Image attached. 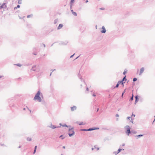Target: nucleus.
<instances>
[{
	"label": "nucleus",
	"instance_id": "27",
	"mask_svg": "<svg viewBox=\"0 0 155 155\" xmlns=\"http://www.w3.org/2000/svg\"><path fill=\"white\" fill-rule=\"evenodd\" d=\"M20 7V5H18L17 6V7H15V8H19Z\"/></svg>",
	"mask_w": 155,
	"mask_h": 155
},
{
	"label": "nucleus",
	"instance_id": "25",
	"mask_svg": "<svg viewBox=\"0 0 155 155\" xmlns=\"http://www.w3.org/2000/svg\"><path fill=\"white\" fill-rule=\"evenodd\" d=\"M21 0H18V3L19 4H21Z\"/></svg>",
	"mask_w": 155,
	"mask_h": 155
},
{
	"label": "nucleus",
	"instance_id": "16",
	"mask_svg": "<svg viewBox=\"0 0 155 155\" xmlns=\"http://www.w3.org/2000/svg\"><path fill=\"white\" fill-rule=\"evenodd\" d=\"M73 14L75 16H77V13L75 12H73Z\"/></svg>",
	"mask_w": 155,
	"mask_h": 155
},
{
	"label": "nucleus",
	"instance_id": "10",
	"mask_svg": "<svg viewBox=\"0 0 155 155\" xmlns=\"http://www.w3.org/2000/svg\"><path fill=\"white\" fill-rule=\"evenodd\" d=\"M63 25L62 24H60L59 25L58 27V29H60L62 28Z\"/></svg>",
	"mask_w": 155,
	"mask_h": 155
},
{
	"label": "nucleus",
	"instance_id": "7",
	"mask_svg": "<svg viewBox=\"0 0 155 155\" xmlns=\"http://www.w3.org/2000/svg\"><path fill=\"white\" fill-rule=\"evenodd\" d=\"M102 28L103 30L101 31V32L102 33H105L106 31L104 27V26H102Z\"/></svg>",
	"mask_w": 155,
	"mask_h": 155
},
{
	"label": "nucleus",
	"instance_id": "22",
	"mask_svg": "<svg viewBox=\"0 0 155 155\" xmlns=\"http://www.w3.org/2000/svg\"><path fill=\"white\" fill-rule=\"evenodd\" d=\"M32 17V15H28L27 16V18H29L30 17Z\"/></svg>",
	"mask_w": 155,
	"mask_h": 155
},
{
	"label": "nucleus",
	"instance_id": "6",
	"mask_svg": "<svg viewBox=\"0 0 155 155\" xmlns=\"http://www.w3.org/2000/svg\"><path fill=\"white\" fill-rule=\"evenodd\" d=\"M98 129V128H90V129H87V130H86V129H82V130H82V131H91V130H96V129Z\"/></svg>",
	"mask_w": 155,
	"mask_h": 155
},
{
	"label": "nucleus",
	"instance_id": "24",
	"mask_svg": "<svg viewBox=\"0 0 155 155\" xmlns=\"http://www.w3.org/2000/svg\"><path fill=\"white\" fill-rule=\"evenodd\" d=\"M137 80V79L136 78H134L133 79V81H136Z\"/></svg>",
	"mask_w": 155,
	"mask_h": 155
},
{
	"label": "nucleus",
	"instance_id": "14",
	"mask_svg": "<svg viewBox=\"0 0 155 155\" xmlns=\"http://www.w3.org/2000/svg\"><path fill=\"white\" fill-rule=\"evenodd\" d=\"M135 98H136L135 102H136L138 101V97L137 96H136L135 97Z\"/></svg>",
	"mask_w": 155,
	"mask_h": 155
},
{
	"label": "nucleus",
	"instance_id": "43",
	"mask_svg": "<svg viewBox=\"0 0 155 155\" xmlns=\"http://www.w3.org/2000/svg\"><path fill=\"white\" fill-rule=\"evenodd\" d=\"M154 117H155V119H154V121H153V122L155 120V116H154Z\"/></svg>",
	"mask_w": 155,
	"mask_h": 155
},
{
	"label": "nucleus",
	"instance_id": "29",
	"mask_svg": "<svg viewBox=\"0 0 155 155\" xmlns=\"http://www.w3.org/2000/svg\"><path fill=\"white\" fill-rule=\"evenodd\" d=\"M118 86H119V83L117 84L116 86V87H118Z\"/></svg>",
	"mask_w": 155,
	"mask_h": 155
},
{
	"label": "nucleus",
	"instance_id": "4",
	"mask_svg": "<svg viewBox=\"0 0 155 155\" xmlns=\"http://www.w3.org/2000/svg\"><path fill=\"white\" fill-rule=\"evenodd\" d=\"M126 127L127 129V130L126 132V133L128 134V135H129V134L130 133V126H126Z\"/></svg>",
	"mask_w": 155,
	"mask_h": 155
},
{
	"label": "nucleus",
	"instance_id": "17",
	"mask_svg": "<svg viewBox=\"0 0 155 155\" xmlns=\"http://www.w3.org/2000/svg\"><path fill=\"white\" fill-rule=\"evenodd\" d=\"M37 147V146H36L35 147V150H34V153H35L36 152Z\"/></svg>",
	"mask_w": 155,
	"mask_h": 155
},
{
	"label": "nucleus",
	"instance_id": "34",
	"mask_svg": "<svg viewBox=\"0 0 155 155\" xmlns=\"http://www.w3.org/2000/svg\"><path fill=\"white\" fill-rule=\"evenodd\" d=\"M116 117H119V115H118V114H116Z\"/></svg>",
	"mask_w": 155,
	"mask_h": 155
},
{
	"label": "nucleus",
	"instance_id": "20",
	"mask_svg": "<svg viewBox=\"0 0 155 155\" xmlns=\"http://www.w3.org/2000/svg\"><path fill=\"white\" fill-rule=\"evenodd\" d=\"M125 78H126V76H125L124 78H123V79H122V80L123 81L124 80H125V81L126 80V79H125Z\"/></svg>",
	"mask_w": 155,
	"mask_h": 155
},
{
	"label": "nucleus",
	"instance_id": "12",
	"mask_svg": "<svg viewBox=\"0 0 155 155\" xmlns=\"http://www.w3.org/2000/svg\"><path fill=\"white\" fill-rule=\"evenodd\" d=\"M76 108L75 106H74L73 107H71V110L72 111H74L75 110Z\"/></svg>",
	"mask_w": 155,
	"mask_h": 155
},
{
	"label": "nucleus",
	"instance_id": "32",
	"mask_svg": "<svg viewBox=\"0 0 155 155\" xmlns=\"http://www.w3.org/2000/svg\"><path fill=\"white\" fill-rule=\"evenodd\" d=\"M100 9L103 10L104 9V8H100Z\"/></svg>",
	"mask_w": 155,
	"mask_h": 155
},
{
	"label": "nucleus",
	"instance_id": "37",
	"mask_svg": "<svg viewBox=\"0 0 155 155\" xmlns=\"http://www.w3.org/2000/svg\"><path fill=\"white\" fill-rule=\"evenodd\" d=\"M74 54L73 55H71V58L72 57H73V55H74Z\"/></svg>",
	"mask_w": 155,
	"mask_h": 155
},
{
	"label": "nucleus",
	"instance_id": "19",
	"mask_svg": "<svg viewBox=\"0 0 155 155\" xmlns=\"http://www.w3.org/2000/svg\"><path fill=\"white\" fill-rule=\"evenodd\" d=\"M133 94L132 95V97H131L130 98V100L131 101H133Z\"/></svg>",
	"mask_w": 155,
	"mask_h": 155
},
{
	"label": "nucleus",
	"instance_id": "46",
	"mask_svg": "<svg viewBox=\"0 0 155 155\" xmlns=\"http://www.w3.org/2000/svg\"><path fill=\"white\" fill-rule=\"evenodd\" d=\"M98 109H97V111H98Z\"/></svg>",
	"mask_w": 155,
	"mask_h": 155
},
{
	"label": "nucleus",
	"instance_id": "2",
	"mask_svg": "<svg viewBox=\"0 0 155 155\" xmlns=\"http://www.w3.org/2000/svg\"><path fill=\"white\" fill-rule=\"evenodd\" d=\"M74 134V132L73 129H69V134L70 137L73 135Z\"/></svg>",
	"mask_w": 155,
	"mask_h": 155
},
{
	"label": "nucleus",
	"instance_id": "9",
	"mask_svg": "<svg viewBox=\"0 0 155 155\" xmlns=\"http://www.w3.org/2000/svg\"><path fill=\"white\" fill-rule=\"evenodd\" d=\"M6 7V6L5 5V3H4L0 7V9L2 8H5Z\"/></svg>",
	"mask_w": 155,
	"mask_h": 155
},
{
	"label": "nucleus",
	"instance_id": "5",
	"mask_svg": "<svg viewBox=\"0 0 155 155\" xmlns=\"http://www.w3.org/2000/svg\"><path fill=\"white\" fill-rule=\"evenodd\" d=\"M144 71V68L143 67L141 68L140 70L139 73V75H141Z\"/></svg>",
	"mask_w": 155,
	"mask_h": 155
},
{
	"label": "nucleus",
	"instance_id": "44",
	"mask_svg": "<svg viewBox=\"0 0 155 155\" xmlns=\"http://www.w3.org/2000/svg\"><path fill=\"white\" fill-rule=\"evenodd\" d=\"M20 147H21V146H20L19 147V148H20Z\"/></svg>",
	"mask_w": 155,
	"mask_h": 155
},
{
	"label": "nucleus",
	"instance_id": "18",
	"mask_svg": "<svg viewBox=\"0 0 155 155\" xmlns=\"http://www.w3.org/2000/svg\"><path fill=\"white\" fill-rule=\"evenodd\" d=\"M60 138H61L62 139H63L64 138V137H63L62 135H61L60 136Z\"/></svg>",
	"mask_w": 155,
	"mask_h": 155
},
{
	"label": "nucleus",
	"instance_id": "30",
	"mask_svg": "<svg viewBox=\"0 0 155 155\" xmlns=\"http://www.w3.org/2000/svg\"><path fill=\"white\" fill-rule=\"evenodd\" d=\"M143 136L142 135L140 134V135H137V136L138 137H141V136Z\"/></svg>",
	"mask_w": 155,
	"mask_h": 155
},
{
	"label": "nucleus",
	"instance_id": "15",
	"mask_svg": "<svg viewBox=\"0 0 155 155\" xmlns=\"http://www.w3.org/2000/svg\"><path fill=\"white\" fill-rule=\"evenodd\" d=\"M31 138L30 137H28L27 138V141H31Z\"/></svg>",
	"mask_w": 155,
	"mask_h": 155
},
{
	"label": "nucleus",
	"instance_id": "21",
	"mask_svg": "<svg viewBox=\"0 0 155 155\" xmlns=\"http://www.w3.org/2000/svg\"><path fill=\"white\" fill-rule=\"evenodd\" d=\"M74 1V0H71V4H72L73 3Z\"/></svg>",
	"mask_w": 155,
	"mask_h": 155
},
{
	"label": "nucleus",
	"instance_id": "38",
	"mask_svg": "<svg viewBox=\"0 0 155 155\" xmlns=\"http://www.w3.org/2000/svg\"><path fill=\"white\" fill-rule=\"evenodd\" d=\"M62 126H63V127H64V126H66V127H67V126H66V125H63Z\"/></svg>",
	"mask_w": 155,
	"mask_h": 155
},
{
	"label": "nucleus",
	"instance_id": "8",
	"mask_svg": "<svg viewBox=\"0 0 155 155\" xmlns=\"http://www.w3.org/2000/svg\"><path fill=\"white\" fill-rule=\"evenodd\" d=\"M121 150H122L121 149H118L117 151H116L114 152V154H117L120 152V151H121Z\"/></svg>",
	"mask_w": 155,
	"mask_h": 155
},
{
	"label": "nucleus",
	"instance_id": "28",
	"mask_svg": "<svg viewBox=\"0 0 155 155\" xmlns=\"http://www.w3.org/2000/svg\"><path fill=\"white\" fill-rule=\"evenodd\" d=\"M135 117V115L134 114H132L131 117Z\"/></svg>",
	"mask_w": 155,
	"mask_h": 155
},
{
	"label": "nucleus",
	"instance_id": "1",
	"mask_svg": "<svg viewBox=\"0 0 155 155\" xmlns=\"http://www.w3.org/2000/svg\"><path fill=\"white\" fill-rule=\"evenodd\" d=\"M40 91H38L37 94L35 95L34 99L35 100H38L39 102H41V98L40 97Z\"/></svg>",
	"mask_w": 155,
	"mask_h": 155
},
{
	"label": "nucleus",
	"instance_id": "41",
	"mask_svg": "<svg viewBox=\"0 0 155 155\" xmlns=\"http://www.w3.org/2000/svg\"><path fill=\"white\" fill-rule=\"evenodd\" d=\"M94 96H95V95H94V94H93V95Z\"/></svg>",
	"mask_w": 155,
	"mask_h": 155
},
{
	"label": "nucleus",
	"instance_id": "45",
	"mask_svg": "<svg viewBox=\"0 0 155 155\" xmlns=\"http://www.w3.org/2000/svg\"><path fill=\"white\" fill-rule=\"evenodd\" d=\"M92 150H93V149H93V148H92Z\"/></svg>",
	"mask_w": 155,
	"mask_h": 155
},
{
	"label": "nucleus",
	"instance_id": "11",
	"mask_svg": "<svg viewBox=\"0 0 155 155\" xmlns=\"http://www.w3.org/2000/svg\"><path fill=\"white\" fill-rule=\"evenodd\" d=\"M78 124L80 125H84L85 124V122H78Z\"/></svg>",
	"mask_w": 155,
	"mask_h": 155
},
{
	"label": "nucleus",
	"instance_id": "26",
	"mask_svg": "<svg viewBox=\"0 0 155 155\" xmlns=\"http://www.w3.org/2000/svg\"><path fill=\"white\" fill-rule=\"evenodd\" d=\"M51 128L53 129H54L56 128L54 126H52Z\"/></svg>",
	"mask_w": 155,
	"mask_h": 155
},
{
	"label": "nucleus",
	"instance_id": "42",
	"mask_svg": "<svg viewBox=\"0 0 155 155\" xmlns=\"http://www.w3.org/2000/svg\"><path fill=\"white\" fill-rule=\"evenodd\" d=\"M124 94H122V96L123 97V95Z\"/></svg>",
	"mask_w": 155,
	"mask_h": 155
},
{
	"label": "nucleus",
	"instance_id": "35",
	"mask_svg": "<svg viewBox=\"0 0 155 155\" xmlns=\"http://www.w3.org/2000/svg\"><path fill=\"white\" fill-rule=\"evenodd\" d=\"M125 90H126V89H125L124 91L123 92V94H124V93L125 92Z\"/></svg>",
	"mask_w": 155,
	"mask_h": 155
},
{
	"label": "nucleus",
	"instance_id": "48",
	"mask_svg": "<svg viewBox=\"0 0 155 155\" xmlns=\"http://www.w3.org/2000/svg\"><path fill=\"white\" fill-rule=\"evenodd\" d=\"M60 125H61V124H60Z\"/></svg>",
	"mask_w": 155,
	"mask_h": 155
},
{
	"label": "nucleus",
	"instance_id": "40",
	"mask_svg": "<svg viewBox=\"0 0 155 155\" xmlns=\"http://www.w3.org/2000/svg\"><path fill=\"white\" fill-rule=\"evenodd\" d=\"M63 148H65V147L64 146L63 147Z\"/></svg>",
	"mask_w": 155,
	"mask_h": 155
},
{
	"label": "nucleus",
	"instance_id": "47",
	"mask_svg": "<svg viewBox=\"0 0 155 155\" xmlns=\"http://www.w3.org/2000/svg\"><path fill=\"white\" fill-rule=\"evenodd\" d=\"M51 74H50V76H51Z\"/></svg>",
	"mask_w": 155,
	"mask_h": 155
},
{
	"label": "nucleus",
	"instance_id": "36",
	"mask_svg": "<svg viewBox=\"0 0 155 155\" xmlns=\"http://www.w3.org/2000/svg\"><path fill=\"white\" fill-rule=\"evenodd\" d=\"M130 117H127V119H129V120H130Z\"/></svg>",
	"mask_w": 155,
	"mask_h": 155
},
{
	"label": "nucleus",
	"instance_id": "39",
	"mask_svg": "<svg viewBox=\"0 0 155 155\" xmlns=\"http://www.w3.org/2000/svg\"><path fill=\"white\" fill-rule=\"evenodd\" d=\"M71 11L72 13H73V12H74L73 11V10H72Z\"/></svg>",
	"mask_w": 155,
	"mask_h": 155
},
{
	"label": "nucleus",
	"instance_id": "33",
	"mask_svg": "<svg viewBox=\"0 0 155 155\" xmlns=\"http://www.w3.org/2000/svg\"><path fill=\"white\" fill-rule=\"evenodd\" d=\"M3 77V75H0V78H2Z\"/></svg>",
	"mask_w": 155,
	"mask_h": 155
},
{
	"label": "nucleus",
	"instance_id": "13",
	"mask_svg": "<svg viewBox=\"0 0 155 155\" xmlns=\"http://www.w3.org/2000/svg\"><path fill=\"white\" fill-rule=\"evenodd\" d=\"M118 83L119 84H123V87L124 86V85L123 84V81H119Z\"/></svg>",
	"mask_w": 155,
	"mask_h": 155
},
{
	"label": "nucleus",
	"instance_id": "23",
	"mask_svg": "<svg viewBox=\"0 0 155 155\" xmlns=\"http://www.w3.org/2000/svg\"><path fill=\"white\" fill-rule=\"evenodd\" d=\"M17 66L20 67L21 66V65L19 64H16Z\"/></svg>",
	"mask_w": 155,
	"mask_h": 155
},
{
	"label": "nucleus",
	"instance_id": "31",
	"mask_svg": "<svg viewBox=\"0 0 155 155\" xmlns=\"http://www.w3.org/2000/svg\"><path fill=\"white\" fill-rule=\"evenodd\" d=\"M126 73H127V72H126V71H124V72H123V74H124L125 75V74Z\"/></svg>",
	"mask_w": 155,
	"mask_h": 155
},
{
	"label": "nucleus",
	"instance_id": "3",
	"mask_svg": "<svg viewBox=\"0 0 155 155\" xmlns=\"http://www.w3.org/2000/svg\"><path fill=\"white\" fill-rule=\"evenodd\" d=\"M39 70V69L35 66L32 67V68L31 69V71H36Z\"/></svg>",
	"mask_w": 155,
	"mask_h": 155
}]
</instances>
